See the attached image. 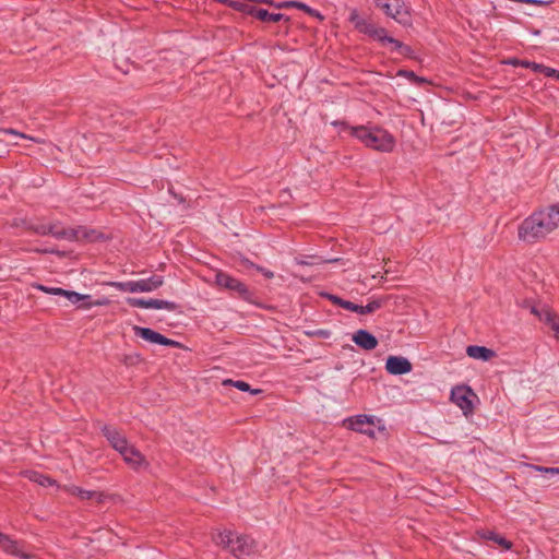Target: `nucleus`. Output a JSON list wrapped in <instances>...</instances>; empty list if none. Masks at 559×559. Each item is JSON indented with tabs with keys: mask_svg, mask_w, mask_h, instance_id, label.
<instances>
[{
	"mask_svg": "<svg viewBox=\"0 0 559 559\" xmlns=\"http://www.w3.org/2000/svg\"><path fill=\"white\" fill-rule=\"evenodd\" d=\"M559 227V203L533 213L519 226V238L534 242Z\"/></svg>",
	"mask_w": 559,
	"mask_h": 559,
	"instance_id": "1",
	"label": "nucleus"
},
{
	"mask_svg": "<svg viewBox=\"0 0 559 559\" xmlns=\"http://www.w3.org/2000/svg\"><path fill=\"white\" fill-rule=\"evenodd\" d=\"M332 124L340 127V133L346 132L350 134L369 148L389 153L395 147L394 136L382 128L368 126L350 127L344 121H333Z\"/></svg>",
	"mask_w": 559,
	"mask_h": 559,
	"instance_id": "2",
	"label": "nucleus"
},
{
	"mask_svg": "<svg viewBox=\"0 0 559 559\" xmlns=\"http://www.w3.org/2000/svg\"><path fill=\"white\" fill-rule=\"evenodd\" d=\"M218 546L227 548L237 559H247L258 551L254 539L248 535H237L230 531L219 532L214 537Z\"/></svg>",
	"mask_w": 559,
	"mask_h": 559,
	"instance_id": "3",
	"label": "nucleus"
},
{
	"mask_svg": "<svg viewBox=\"0 0 559 559\" xmlns=\"http://www.w3.org/2000/svg\"><path fill=\"white\" fill-rule=\"evenodd\" d=\"M349 21L359 33L368 35L385 46L389 36L385 28L376 25L370 19L359 14L357 10L350 12Z\"/></svg>",
	"mask_w": 559,
	"mask_h": 559,
	"instance_id": "4",
	"label": "nucleus"
},
{
	"mask_svg": "<svg viewBox=\"0 0 559 559\" xmlns=\"http://www.w3.org/2000/svg\"><path fill=\"white\" fill-rule=\"evenodd\" d=\"M164 284V278L160 275H153L148 278H141L138 281L128 282H114L111 286L120 292L127 293H150L159 288Z\"/></svg>",
	"mask_w": 559,
	"mask_h": 559,
	"instance_id": "5",
	"label": "nucleus"
},
{
	"mask_svg": "<svg viewBox=\"0 0 559 559\" xmlns=\"http://www.w3.org/2000/svg\"><path fill=\"white\" fill-rule=\"evenodd\" d=\"M215 284L221 288L236 293L237 296L243 299L250 297V292L246 284L225 272L219 271L215 274Z\"/></svg>",
	"mask_w": 559,
	"mask_h": 559,
	"instance_id": "6",
	"label": "nucleus"
},
{
	"mask_svg": "<svg viewBox=\"0 0 559 559\" xmlns=\"http://www.w3.org/2000/svg\"><path fill=\"white\" fill-rule=\"evenodd\" d=\"M377 8L399 23H405L407 11L402 0H373Z\"/></svg>",
	"mask_w": 559,
	"mask_h": 559,
	"instance_id": "7",
	"label": "nucleus"
},
{
	"mask_svg": "<svg viewBox=\"0 0 559 559\" xmlns=\"http://www.w3.org/2000/svg\"><path fill=\"white\" fill-rule=\"evenodd\" d=\"M238 9L243 13L251 15L262 22H280L284 15L277 12H269L266 9L258 5L254 2L239 3Z\"/></svg>",
	"mask_w": 559,
	"mask_h": 559,
	"instance_id": "8",
	"label": "nucleus"
},
{
	"mask_svg": "<svg viewBox=\"0 0 559 559\" xmlns=\"http://www.w3.org/2000/svg\"><path fill=\"white\" fill-rule=\"evenodd\" d=\"M474 396L475 394L472 389L465 385L455 386L451 391L452 402L462 409L465 416L472 414L474 411L472 402V397Z\"/></svg>",
	"mask_w": 559,
	"mask_h": 559,
	"instance_id": "9",
	"label": "nucleus"
},
{
	"mask_svg": "<svg viewBox=\"0 0 559 559\" xmlns=\"http://www.w3.org/2000/svg\"><path fill=\"white\" fill-rule=\"evenodd\" d=\"M48 233H49V235H51L52 237H55L57 239H66V240H70V241L80 240L82 238L92 239V234H94L93 230L91 233H88L82 227H79L76 229H73V228L67 229V228L61 227L60 224H58V223L49 224Z\"/></svg>",
	"mask_w": 559,
	"mask_h": 559,
	"instance_id": "10",
	"label": "nucleus"
},
{
	"mask_svg": "<svg viewBox=\"0 0 559 559\" xmlns=\"http://www.w3.org/2000/svg\"><path fill=\"white\" fill-rule=\"evenodd\" d=\"M127 304L131 307L144 308V309H166L168 311L177 310L178 306L174 301L162 300V299H144V298H135L129 297L127 298Z\"/></svg>",
	"mask_w": 559,
	"mask_h": 559,
	"instance_id": "11",
	"label": "nucleus"
},
{
	"mask_svg": "<svg viewBox=\"0 0 559 559\" xmlns=\"http://www.w3.org/2000/svg\"><path fill=\"white\" fill-rule=\"evenodd\" d=\"M133 332L136 336H140L150 343L159 344V345H164V346H170V347H179L180 346L179 342L167 338L166 336L162 335L160 333H158L150 328H142L139 325H134Z\"/></svg>",
	"mask_w": 559,
	"mask_h": 559,
	"instance_id": "12",
	"label": "nucleus"
},
{
	"mask_svg": "<svg viewBox=\"0 0 559 559\" xmlns=\"http://www.w3.org/2000/svg\"><path fill=\"white\" fill-rule=\"evenodd\" d=\"M102 431L110 445L119 452V454L130 444L126 436L112 426L105 425Z\"/></svg>",
	"mask_w": 559,
	"mask_h": 559,
	"instance_id": "13",
	"label": "nucleus"
},
{
	"mask_svg": "<svg viewBox=\"0 0 559 559\" xmlns=\"http://www.w3.org/2000/svg\"><path fill=\"white\" fill-rule=\"evenodd\" d=\"M411 361L402 356H389L385 361V369L394 376L405 374L412 371Z\"/></svg>",
	"mask_w": 559,
	"mask_h": 559,
	"instance_id": "14",
	"label": "nucleus"
},
{
	"mask_svg": "<svg viewBox=\"0 0 559 559\" xmlns=\"http://www.w3.org/2000/svg\"><path fill=\"white\" fill-rule=\"evenodd\" d=\"M120 455L123 457V461L133 469H141L147 467L148 465L141 452L131 444L121 451Z\"/></svg>",
	"mask_w": 559,
	"mask_h": 559,
	"instance_id": "15",
	"label": "nucleus"
},
{
	"mask_svg": "<svg viewBox=\"0 0 559 559\" xmlns=\"http://www.w3.org/2000/svg\"><path fill=\"white\" fill-rule=\"evenodd\" d=\"M0 548L7 554L20 557L22 559H33L31 554L25 552L16 540L0 532Z\"/></svg>",
	"mask_w": 559,
	"mask_h": 559,
	"instance_id": "16",
	"label": "nucleus"
},
{
	"mask_svg": "<svg viewBox=\"0 0 559 559\" xmlns=\"http://www.w3.org/2000/svg\"><path fill=\"white\" fill-rule=\"evenodd\" d=\"M373 424V418L367 415H358L355 418L350 419L349 427L350 429L358 431L360 433L367 435L369 437H374V430L370 428Z\"/></svg>",
	"mask_w": 559,
	"mask_h": 559,
	"instance_id": "17",
	"label": "nucleus"
},
{
	"mask_svg": "<svg viewBox=\"0 0 559 559\" xmlns=\"http://www.w3.org/2000/svg\"><path fill=\"white\" fill-rule=\"evenodd\" d=\"M353 342L365 350L374 349L378 346V340L366 330H358L352 337Z\"/></svg>",
	"mask_w": 559,
	"mask_h": 559,
	"instance_id": "18",
	"label": "nucleus"
},
{
	"mask_svg": "<svg viewBox=\"0 0 559 559\" xmlns=\"http://www.w3.org/2000/svg\"><path fill=\"white\" fill-rule=\"evenodd\" d=\"M466 354L468 357L481 361H488L496 357V352L487 348L485 346H478V345H469L466 348Z\"/></svg>",
	"mask_w": 559,
	"mask_h": 559,
	"instance_id": "19",
	"label": "nucleus"
},
{
	"mask_svg": "<svg viewBox=\"0 0 559 559\" xmlns=\"http://www.w3.org/2000/svg\"><path fill=\"white\" fill-rule=\"evenodd\" d=\"M66 490L82 500L96 499L98 502L103 501V493L98 491L85 490L76 486H69Z\"/></svg>",
	"mask_w": 559,
	"mask_h": 559,
	"instance_id": "20",
	"label": "nucleus"
},
{
	"mask_svg": "<svg viewBox=\"0 0 559 559\" xmlns=\"http://www.w3.org/2000/svg\"><path fill=\"white\" fill-rule=\"evenodd\" d=\"M538 316L542 321L549 325L555 334V337L559 341V317L548 309L542 310Z\"/></svg>",
	"mask_w": 559,
	"mask_h": 559,
	"instance_id": "21",
	"label": "nucleus"
},
{
	"mask_svg": "<svg viewBox=\"0 0 559 559\" xmlns=\"http://www.w3.org/2000/svg\"><path fill=\"white\" fill-rule=\"evenodd\" d=\"M385 45H392V50L396 51L399 55H401L403 57H412L413 56V49L409 46L404 45L403 43H401L400 40H397L391 36H388V38L385 40Z\"/></svg>",
	"mask_w": 559,
	"mask_h": 559,
	"instance_id": "22",
	"label": "nucleus"
},
{
	"mask_svg": "<svg viewBox=\"0 0 559 559\" xmlns=\"http://www.w3.org/2000/svg\"><path fill=\"white\" fill-rule=\"evenodd\" d=\"M27 477L29 478V480H32L40 486H44V487L55 485L53 479H51L50 477L45 476L38 472H34V471L28 472Z\"/></svg>",
	"mask_w": 559,
	"mask_h": 559,
	"instance_id": "23",
	"label": "nucleus"
},
{
	"mask_svg": "<svg viewBox=\"0 0 559 559\" xmlns=\"http://www.w3.org/2000/svg\"><path fill=\"white\" fill-rule=\"evenodd\" d=\"M384 304V299H371L366 306L359 305V314H369L380 309Z\"/></svg>",
	"mask_w": 559,
	"mask_h": 559,
	"instance_id": "24",
	"label": "nucleus"
},
{
	"mask_svg": "<svg viewBox=\"0 0 559 559\" xmlns=\"http://www.w3.org/2000/svg\"><path fill=\"white\" fill-rule=\"evenodd\" d=\"M223 385H233V386L237 388L240 391L251 392L252 394H259L261 392V390H259V389L251 390L250 385L247 382L240 381V380H236L235 381V380H231V379H227V380L223 381Z\"/></svg>",
	"mask_w": 559,
	"mask_h": 559,
	"instance_id": "25",
	"label": "nucleus"
},
{
	"mask_svg": "<svg viewBox=\"0 0 559 559\" xmlns=\"http://www.w3.org/2000/svg\"><path fill=\"white\" fill-rule=\"evenodd\" d=\"M64 297L73 305L91 298L90 295H82L73 290H66Z\"/></svg>",
	"mask_w": 559,
	"mask_h": 559,
	"instance_id": "26",
	"label": "nucleus"
},
{
	"mask_svg": "<svg viewBox=\"0 0 559 559\" xmlns=\"http://www.w3.org/2000/svg\"><path fill=\"white\" fill-rule=\"evenodd\" d=\"M488 539L493 540L498 545L502 546L504 549H510L512 544L511 542L507 540L504 537L495 534L493 532H489L486 536Z\"/></svg>",
	"mask_w": 559,
	"mask_h": 559,
	"instance_id": "27",
	"label": "nucleus"
},
{
	"mask_svg": "<svg viewBox=\"0 0 559 559\" xmlns=\"http://www.w3.org/2000/svg\"><path fill=\"white\" fill-rule=\"evenodd\" d=\"M531 467L537 472L543 473L547 478L559 474V467H544L539 465H532Z\"/></svg>",
	"mask_w": 559,
	"mask_h": 559,
	"instance_id": "28",
	"label": "nucleus"
},
{
	"mask_svg": "<svg viewBox=\"0 0 559 559\" xmlns=\"http://www.w3.org/2000/svg\"><path fill=\"white\" fill-rule=\"evenodd\" d=\"M28 229L33 230L34 233L46 236L49 235V225L48 224H29L27 226Z\"/></svg>",
	"mask_w": 559,
	"mask_h": 559,
	"instance_id": "29",
	"label": "nucleus"
},
{
	"mask_svg": "<svg viewBox=\"0 0 559 559\" xmlns=\"http://www.w3.org/2000/svg\"><path fill=\"white\" fill-rule=\"evenodd\" d=\"M38 288L47 294H51V295H61V296H64V293H66V289L63 288H60V287H46V286H38Z\"/></svg>",
	"mask_w": 559,
	"mask_h": 559,
	"instance_id": "30",
	"label": "nucleus"
},
{
	"mask_svg": "<svg viewBox=\"0 0 559 559\" xmlns=\"http://www.w3.org/2000/svg\"><path fill=\"white\" fill-rule=\"evenodd\" d=\"M306 335L308 336H318L322 338H329L331 335V332L328 330H313V331H306Z\"/></svg>",
	"mask_w": 559,
	"mask_h": 559,
	"instance_id": "31",
	"label": "nucleus"
},
{
	"mask_svg": "<svg viewBox=\"0 0 559 559\" xmlns=\"http://www.w3.org/2000/svg\"><path fill=\"white\" fill-rule=\"evenodd\" d=\"M247 265L250 266V267L255 269L258 272L262 273L266 278H273L274 277V273L272 271H270V270H266V269H264L262 266H259V265H257V264H254L252 262H248Z\"/></svg>",
	"mask_w": 559,
	"mask_h": 559,
	"instance_id": "32",
	"label": "nucleus"
},
{
	"mask_svg": "<svg viewBox=\"0 0 559 559\" xmlns=\"http://www.w3.org/2000/svg\"><path fill=\"white\" fill-rule=\"evenodd\" d=\"M341 307L346 309V310H348V311L359 313V305H356V304H354L352 301L343 299V301L341 304Z\"/></svg>",
	"mask_w": 559,
	"mask_h": 559,
	"instance_id": "33",
	"label": "nucleus"
},
{
	"mask_svg": "<svg viewBox=\"0 0 559 559\" xmlns=\"http://www.w3.org/2000/svg\"><path fill=\"white\" fill-rule=\"evenodd\" d=\"M542 73H544L546 76L556 78L558 70L543 66Z\"/></svg>",
	"mask_w": 559,
	"mask_h": 559,
	"instance_id": "34",
	"label": "nucleus"
},
{
	"mask_svg": "<svg viewBox=\"0 0 559 559\" xmlns=\"http://www.w3.org/2000/svg\"><path fill=\"white\" fill-rule=\"evenodd\" d=\"M107 304H108V300L106 298H104V299H99V300L87 302V304L83 305L82 307L83 308H91L93 306H105Z\"/></svg>",
	"mask_w": 559,
	"mask_h": 559,
	"instance_id": "35",
	"label": "nucleus"
},
{
	"mask_svg": "<svg viewBox=\"0 0 559 559\" xmlns=\"http://www.w3.org/2000/svg\"><path fill=\"white\" fill-rule=\"evenodd\" d=\"M329 300H331L334 305L336 306H340L341 307V304L343 301L342 298H340L338 296H335V295H331V294H325L324 295Z\"/></svg>",
	"mask_w": 559,
	"mask_h": 559,
	"instance_id": "36",
	"label": "nucleus"
},
{
	"mask_svg": "<svg viewBox=\"0 0 559 559\" xmlns=\"http://www.w3.org/2000/svg\"><path fill=\"white\" fill-rule=\"evenodd\" d=\"M543 66L544 64L532 62L531 69L535 72L542 73Z\"/></svg>",
	"mask_w": 559,
	"mask_h": 559,
	"instance_id": "37",
	"label": "nucleus"
},
{
	"mask_svg": "<svg viewBox=\"0 0 559 559\" xmlns=\"http://www.w3.org/2000/svg\"><path fill=\"white\" fill-rule=\"evenodd\" d=\"M7 132H8V133H11V134H14V135H17V136H20V138H26V135H24V134H22V133H19V132H16V131L12 130V129L7 130Z\"/></svg>",
	"mask_w": 559,
	"mask_h": 559,
	"instance_id": "38",
	"label": "nucleus"
},
{
	"mask_svg": "<svg viewBox=\"0 0 559 559\" xmlns=\"http://www.w3.org/2000/svg\"><path fill=\"white\" fill-rule=\"evenodd\" d=\"M530 4H536V5H545L546 2L542 1V0H532L530 2Z\"/></svg>",
	"mask_w": 559,
	"mask_h": 559,
	"instance_id": "39",
	"label": "nucleus"
},
{
	"mask_svg": "<svg viewBox=\"0 0 559 559\" xmlns=\"http://www.w3.org/2000/svg\"><path fill=\"white\" fill-rule=\"evenodd\" d=\"M522 66L525 67V68H530L531 69L532 61H523Z\"/></svg>",
	"mask_w": 559,
	"mask_h": 559,
	"instance_id": "40",
	"label": "nucleus"
},
{
	"mask_svg": "<svg viewBox=\"0 0 559 559\" xmlns=\"http://www.w3.org/2000/svg\"><path fill=\"white\" fill-rule=\"evenodd\" d=\"M41 252L55 253L56 251L53 249H44V250H41Z\"/></svg>",
	"mask_w": 559,
	"mask_h": 559,
	"instance_id": "41",
	"label": "nucleus"
},
{
	"mask_svg": "<svg viewBox=\"0 0 559 559\" xmlns=\"http://www.w3.org/2000/svg\"><path fill=\"white\" fill-rule=\"evenodd\" d=\"M532 0H518V2L530 3Z\"/></svg>",
	"mask_w": 559,
	"mask_h": 559,
	"instance_id": "42",
	"label": "nucleus"
},
{
	"mask_svg": "<svg viewBox=\"0 0 559 559\" xmlns=\"http://www.w3.org/2000/svg\"><path fill=\"white\" fill-rule=\"evenodd\" d=\"M556 79L559 80V71H558V74H557Z\"/></svg>",
	"mask_w": 559,
	"mask_h": 559,
	"instance_id": "43",
	"label": "nucleus"
}]
</instances>
